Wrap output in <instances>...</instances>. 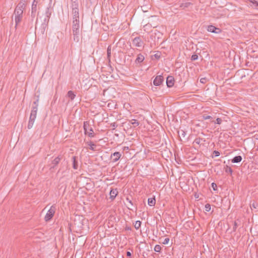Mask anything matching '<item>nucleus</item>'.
<instances>
[{
	"instance_id": "nucleus-51",
	"label": "nucleus",
	"mask_w": 258,
	"mask_h": 258,
	"mask_svg": "<svg viewBox=\"0 0 258 258\" xmlns=\"http://www.w3.org/2000/svg\"><path fill=\"white\" fill-rule=\"evenodd\" d=\"M126 201H128L132 205H133V203H132L131 200H130L128 198H126Z\"/></svg>"
},
{
	"instance_id": "nucleus-1",
	"label": "nucleus",
	"mask_w": 258,
	"mask_h": 258,
	"mask_svg": "<svg viewBox=\"0 0 258 258\" xmlns=\"http://www.w3.org/2000/svg\"><path fill=\"white\" fill-rule=\"evenodd\" d=\"M52 8L51 6L47 7L44 16L40 17V26L39 27V31L43 34L48 27V23L52 13Z\"/></svg>"
},
{
	"instance_id": "nucleus-24",
	"label": "nucleus",
	"mask_w": 258,
	"mask_h": 258,
	"mask_svg": "<svg viewBox=\"0 0 258 258\" xmlns=\"http://www.w3.org/2000/svg\"><path fill=\"white\" fill-rule=\"evenodd\" d=\"M88 146H90V149L92 151H96L95 147L96 146L92 142L89 141L87 143Z\"/></svg>"
},
{
	"instance_id": "nucleus-20",
	"label": "nucleus",
	"mask_w": 258,
	"mask_h": 258,
	"mask_svg": "<svg viewBox=\"0 0 258 258\" xmlns=\"http://www.w3.org/2000/svg\"><path fill=\"white\" fill-rule=\"evenodd\" d=\"M67 96L70 99L71 101L73 100L76 97V95L72 91H68L67 93Z\"/></svg>"
},
{
	"instance_id": "nucleus-18",
	"label": "nucleus",
	"mask_w": 258,
	"mask_h": 258,
	"mask_svg": "<svg viewBox=\"0 0 258 258\" xmlns=\"http://www.w3.org/2000/svg\"><path fill=\"white\" fill-rule=\"evenodd\" d=\"M23 17H15V28L17 29L19 23L22 21Z\"/></svg>"
},
{
	"instance_id": "nucleus-37",
	"label": "nucleus",
	"mask_w": 258,
	"mask_h": 258,
	"mask_svg": "<svg viewBox=\"0 0 258 258\" xmlns=\"http://www.w3.org/2000/svg\"><path fill=\"white\" fill-rule=\"evenodd\" d=\"M212 122H214L215 123L220 124L222 122V119L220 118H217L215 121H212Z\"/></svg>"
},
{
	"instance_id": "nucleus-56",
	"label": "nucleus",
	"mask_w": 258,
	"mask_h": 258,
	"mask_svg": "<svg viewBox=\"0 0 258 258\" xmlns=\"http://www.w3.org/2000/svg\"><path fill=\"white\" fill-rule=\"evenodd\" d=\"M195 197H196V198H198V197H197V195H196V196H195Z\"/></svg>"
},
{
	"instance_id": "nucleus-13",
	"label": "nucleus",
	"mask_w": 258,
	"mask_h": 258,
	"mask_svg": "<svg viewBox=\"0 0 258 258\" xmlns=\"http://www.w3.org/2000/svg\"><path fill=\"white\" fill-rule=\"evenodd\" d=\"M118 194V191L116 188H111L110 191V199L112 200L115 199Z\"/></svg>"
},
{
	"instance_id": "nucleus-3",
	"label": "nucleus",
	"mask_w": 258,
	"mask_h": 258,
	"mask_svg": "<svg viewBox=\"0 0 258 258\" xmlns=\"http://www.w3.org/2000/svg\"><path fill=\"white\" fill-rule=\"evenodd\" d=\"M25 9V6L22 3H19L16 6L14 14L15 17H23V11Z\"/></svg>"
},
{
	"instance_id": "nucleus-11",
	"label": "nucleus",
	"mask_w": 258,
	"mask_h": 258,
	"mask_svg": "<svg viewBox=\"0 0 258 258\" xmlns=\"http://www.w3.org/2000/svg\"><path fill=\"white\" fill-rule=\"evenodd\" d=\"M37 109H38L37 108H36V107H32V110H31V113H30V118H32L33 119H35V118L36 117Z\"/></svg>"
},
{
	"instance_id": "nucleus-48",
	"label": "nucleus",
	"mask_w": 258,
	"mask_h": 258,
	"mask_svg": "<svg viewBox=\"0 0 258 258\" xmlns=\"http://www.w3.org/2000/svg\"><path fill=\"white\" fill-rule=\"evenodd\" d=\"M154 56L157 58V59H159L160 57V55L158 53H156L155 55H154Z\"/></svg>"
},
{
	"instance_id": "nucleus-46",
	"label": "nucleus",
	"mask_w": 258,
	"mask_h": 258,
	"mask_svg": "<svg viewBox=\"0 0 258 258\" xmlns=\"http://www.w3.org/2000/svg\"><path fill=\"white\" fill-rule=\"evenodd\" d=\"M252 208H254V209H256L257 208V204L256 203H253L252 205H251Z\"/></svg>"
},
{
	"instance_id": "nucleus-16",
	"label": "nucleus",
	"mask_w": 258,
	"mask_h": 258,
	"mask_svg": "<svg viewBox=\"0 0 258 258\" xmlns=\"http://www.w3.org/2000/svg\"><path fill=\"white\" fill-rule=\"evenodd\" d=\"M242 158L241 156H235L232 160L231 162L233 163H239L241 161Z\"/></svg>"
},
{
	"instance_id": "nucleus-44",
	"label": "nucleus",
	"mask_w": 258,
	"mask_h": 258,
	"mask_svg": "<svg viewBox=\"0 0 258 258\" xmlns=\"http://www.w3.org/2000/svg\"><path fill=\"white\" fill-rule=\"evenodd\" d=\"M169 241V238H166L164 240V241L163 242V243L164 244H167L168 243Z\"/></svg>"
},
{
	"instance_id": "nucleus-33",
	"label": "nucleus",
	"mask_w": 258,
	"mask_h": 258,
	"mask_svg": "<svg viewBox=\"0 0 258 258\" xmlns=\"http://www.w3.org/2000/svg\"><path fill=\"white\" fill-rule=\"evenodd\" d=\"M161 250V247L160 245L157 244L154 247V250L157 252H160Z\"/></svg>"
},
{
	"instance_id": "nucleus-5",
	"label": "nucleus",
	"mask_w": 258,
	"mask_h": 258,
	"mask_svg": "<svg viewBox=\"0 0 258 258\" xmlns=\"http://www.w3.org/2000/svg\"><path fill=\"white\" fill-rule=\"evenodd\" d=\"M207 30L208 32L215 34H220L222 32V30L220 28L216 27L213 25L208 26Z\"/></svg>"
},
{
	"instance_id": "nucleus-4",
	"label": "nucleus",
	"mask_w": 258,
	"mask_h": 258,
	"mask_svg": "<svg viewBox=\"0 0 258 258\" xmlns=\"http://www.w3.org/2000/svg\"><path fill=\"white\" fill-rule=\"evenodd\" d=\"M56 211V207L54 205L52 206L48 211L45 216V220L46 221H49L54 216Z\"/></svg>"
},
{
	"instance_id": "nucleus-47",
	"label": "nucleus",
	"mask_w": 258,
	"mask_h": 258,
	"mask_svg": "<svg viewBox=\"0 0 258 258\" xmlns=\"http://www.w3.org/2000/svg\"><path fill=\"white\" fill-rule=\"evenodd\" d=\"M125 230L126 231H131L132 230V228L131 227L126 226L125 227Z\"/></svg>"
},
{
	"instance_id": "nucleus-28",
	"label": "nucleus",
	"mask_w": 258,
	"mask_h": 258,
	"mask_svg": "<svg viewBox=\"0 0 258 258\" xmlns=\"http://www.w3.org/2000/svg\"><path fill=\"white\" fill-rule=\"evenodd\" d=\"M224 169H225V171L226 173H229L230 174H232V173L233 172V170L230 167H229L228 165H226V166L224 167Z\"/></svg>"
},
{
	"instance_id": "nucleus-36",
	"label": "nucleus",
	"mask_w": 258,
	"mask_h": 258,
	"mask_svg": "<svg viewBox=\"0 0 258 258\" xmlns=\"http://www.w3.org/2000/svg\"><path fill=\"white\" fill-rule=\"evenodd\" d=\"M220 152L218 151H216V150H215L213 152V155H212V158H214L215 157H218L220 155Z\"/></svg>"
},
{
	"instance_id": "nucleus-30",
	"label": "nucleus",
	"mask_w": 258,
	"mask_h": 258,
	"mask_svg": "<svg viewBox=\"0 0 258 258\" xmlns=\"http://www.w3.org/2000/svg\"><path fill=\"white\" fill-rule=\"evenodd\" d=\"M89 131L90 132H87V134L88 136L89 137H94V133L93 132V128L92 127H90V128L89 129Z\"/></svg>"
},
{
	"instance_id": "nucleus-42",
	"label": "nucleus",
	"mask_w": 258,
	"mask_h": 258,
	"mask_svg": "<svg viewBox=\"0 0 258 258\" xmlns=\"http://www.w3.org/2000/svg\"><path fill=\"white\" fill-rule=\"evenodd\" d=\"M211 186L213 188V190H216L217 189V184L214 183V182H213L212 184H211Z\"/></svg>"
},
{
	"instance_id": "nucleus-40",
	"label": "nucleus",
	"mask_w": 258,
	"mask_h": 258,
	"mask_svg": "<svg viewBox=\"0 0 258 258\" xmlns=\"http://www.w3.org/2000/svg\"><path fill=\"white\" fill-rule=\"evenodd\" d=\"M203 117V118L205 120H207V119H211L212 118V116H210V115H203L202 116Z\"/></svg>"
},
{
	"instance_id": "nucleus-34",
	"label": "nucleus",
	"mask_w": 258,
	"mask_h": 258,
	"mask_svg": "<svg viewBox=\"0 0 258 258\" xmlns=\"http://www.w3.org/2000/svg\"><path fill=\"white\" fill-rule=\"evenodd\" d=\"M202 140L203 139L200 138H197L194 140V143L197 144L198 145H200Z\"/></svg>"
},
{
	"instance_id": "nucleus-9",
	"label": "nucleus",
	"mask_w": 258,
	"mask_h": 258,
	"mask_svg": "<svg viewBox=\"0 0 258 258\" xmlns=\"http://www.w3.org/2000/svg\"><path fill=\"white\" fill-rule=\"evenodd\" d=\"M174 78L171 76H168L166 78V84L168 87H172L174 85Z\"/></svg>"
},
{
	"instance_id": "nucleus-49",
	"label": "nucleus",
	"mask_w": 258,
	"mask_h": 258,
	"mask_svg": "<svg viewBox=\"0 0 258 258\" xmlns=\"http://www.w3.org/2000/svg\"><path fill=\"white\" fill-rule=\"evenodd\" d=\"M126 256L128 257H131L132 256V253L130 251H127Z\"/></svg>"
},
{
	"instance_id": "nucleus-39",
	"label": "nucleus",
	"mask_w": 258,
	"mask_h": 258,
	"mask_svg": "<svg viewBox=\"0 0 258 258\" xmlns=\"http://www.w3.org/2000/svg\"><path fill=\"white\" fill-rule=\"evenodd\" d=\"M198 56L197 54H193L191 57V60L194 61L198 59Z\"/></svg>"
},
{
	"instance_id": "nucleus-8",
	"label": "nucleus",
	"mask_w": 258,
	"mask_h": 258,
	"mask_svg": "<svg viewBox=\"0 0 258 258\" xmlns=\"http://www.w3.org/2000/svg\"><path fill=\"white\" fill-rule=\"evenodd\" d=\"M121 156V153L119 152H115L111 155L110 158L113 162H117Z\"/></svg>"
},
{
	"instance_id": "nucleus-55",
	"label": "nucleus",
	"mask_w": 258,
	"mask_h": 258,
	"mask_svg": "<svg viewBox=\"0 0 258 258\" xmlns=\"http://www.w3.org/2000/svg\"><path fill=\"white\" fill-rule=\"evenodd\" d=\"M195 197H196V198H198V197H197V195H196V196H195Z\"/></svg>"
},
{
	"instance_id": "nucleus-2",
	"label": "nucleus",
	"mask_w": 258,
	"mask_h": 258,
	"mask_svg": "<svg viewBox=\"0 0 258 258\" xmlns=\"http://www.w3.org/2000/svg\"><path fill=\"white\" fill-rule=\"evenodd\" d=\"M72 24L73 40L76 42H79L80 35V21L75 20L73 21Z\"/></svg>"
},
{
	"instance_id": "nucleus-31",
	"label": "nucleus",
	"mask_w": 258,
	"mask_h": 258,
	"mask_svg": "<svg viewBox=\"0 0 258 258\" xmlns=\"http://www.w3.org/2000/svg\"><path fill=\"white\" fill-rule=\"evenodd\" d=\"M130 122L134 125V126H138L139 125V122L136 119H132L131 120V121H130Z\"/></svg>"
},
{
	"instance_id": "nucleus-29",
	"label": "nucleus",
	"mask_w": 258,
	"mask_h": 258,
	"mask_svg": "<svg viewBox=\"0 0 258 258\" xmlns=\"http://www.w3.org/2000/svg\"><path fill=\"white\" fill-rule=\"evenodd\" d=\"M79 4L78 3H72V10H79Z\"/></svg>"
},
{
	"instance_id": "nucleus-32",
	"label": "nucleus",
	"mask_w": 258,
	"mask_h": 258,
	"mask_svg": "<svg viewBox=\"0 0 258 258\" xmlns=\"http://www.w3.org/2000/svg\"><path fill=\"white\" fill-rule=\"evenodd\" d=\"M141 222L140 221H137L135 222V224L134 225V227L136 229H139V228L141 227Z\"/></svg>"
},
{
	"instance_id": "nucleus-35",
	"label": "nucleus",
	"mask_w": 258,
	"mask_h": 258,
	"mask_svg": "<svg viewBox=\"0 0 258 258\" xmlns=\"http://www.w3.org/2000/svg\"><path fill=\"white\" fill-rule=\"evenodd\" d=\"M38 102H39V98L38 97L37 99L35 101L33 102L32 107H36V108H37L38 109Z\"/></svg>"
},
{
	"instance_id": "nucleus-53",
	"label": "nucleus",
	"mask_w": 258,
	"mask_h": 258,
	"mask_svg": "<svg viewBox=\"0 0 258 258\" xmlns=\"http://www.w3.org/2000/svg\"><path fill=\"white\" fill-rule=\"evenodd\" d=\"M71 2H72V3H77L78 2V0H71Z\"/></svg>"
},
{
	"instance_id": "nucleus-45",
	"label": "nucleus",
	"mask_w": 258,
	"mask_h": 258,
	"mask_svg": "<svg viewBox=\"0 0 258 258\" xmlns=\"http://www.w3.org/2000/svg\"><path fill=\"white\" fill-rule=\"evenodd\" d=\"M36 12H32V11H31V17L32 18V21H33V19L34 18H35V16H36Z\"/></svg>"
},
{
	"instance_id": "nucleus-41",
	"label": "nucleus",
	"mask_w": 258,
	"mask_h": 258,
	"mask_svg": "<svg viewBox=\"0 0 258 258\" xmlns=\"http://www.w3.org/2000/svg\"><path fill=\"white\" fill-rule=\"evenodd\" d=\"M207 81L206 78H202L200 79V82L203 84H205Z\"/></svg>"
},
{
	"instance_id": "nucleus-27",
	"label": "nucleus",
	"mask_w": 258,
	"mask_h": 258,
	"mask_svg": "<svg viewBox=\"0 0 258 258\" xmlns=\"http://www.w3.org/2000/svg\"><path fill=\"white\" fill-rule=\"evenodd\" d=\"M191 5V4L190 3H189V2H186V3H184L181 4L180 5V7L182 8V9H184L185 8L188 7Z\"/></svg>"
},
{
	"instance_id": "nucleus-38",
	"label": "nucleus",
	"mask_w": 258,
	"mask_h": 258,
	"mask_svg": "<svg viewBox=\"0 0 258 258\" xmlns=\"http://www.w3.org/2000/svg\"><path fill=\"white\" fill-rule=\"evenodd\" d=\"M205 209L207 212H209L211 210V205L209 204H206Z\"/></svg>"
},
{
	"instance_id": "nucleus-54",
	"label": "nucleus",
	"mask_w": 258,
	"mask_h": 258,
	"mask_svg": "<svg viewBox=\"0 0 258 258\" xmlns=\"http://www.w3.org/2000/svg\"><path fill=\"white\" fill-rule=\"evenodd\" d=\"M38 23L39 22H38V20H37L36 23V25H38Z\"/></svg>"
},
{
	"instance_id": "nucleus-19",
	"label": "nucleus",
	"mask_w": 258,
	"mask_h": 258,
	"mask_svg": "<svg viewBox=\"0 0 258 258\" xmlns=\"http://www.w3.org/2000/svg\"><path fill=\"white\" fill-rule=\"evenodd\" d=\"M73 160V167L74 169H77L78 168V161L77 160V157L76 156H73L72 157Z\"/></svg>"
},
{
	"instance_id": "nucleus-21",
	"label": "nucleus",
	"mask_w": 258,
	"mask_h": 258,
	"mask_svg": "<svg viewBox=\"0 0 258 258\" xmlns=\"http://www.w3.org/2000/svg\"><path fill=\"white\" fill-rule=\"evenodd\" d=\"M37 2L36 0H34L33 4L32 5L31 11L32 12H36L37 11Z\"/></svg>"
},
{
	"instance_id": "nucleus-25",
	"label": "nucleus",
	"mask_w": 258,
	"mask_h": 258,
	"mask_svg": "<svg viewBox=\"0 0 258 258\" xmlns=\"http://www.w3.org/2000/svg\"><path fill=\"white\" fill-rule=\"evenodd\" d=\"M179 137L181 140V138H184L185 137L186 133L184 131L181 130L178 132Z\"/></svg>"
},
{
	"instance_id": "nucleus-12",
	"label": "nucleus",
	"mask_w": 258,
	"mask_h": 258,
	"mask_svg": "<svg viewBox=\"0 0 258 258\" xmlns=\"http://www.w3.org/2000/svg\"><path fill=\"white\" fill-rule=\"evenodd\" d=\"M248 4L249 7L253 8H257L258 7V2L255 0H248Z\"/></svg>"
},
{
	"instance_id": "nucleus-26",
	"label": "nucleus",
	"mask_w": 258,
	"mask_h": 258,
	"mask_svg": "<svg viewBox=\"0 0 258 258\" xmlns=\"http://www.w3.org/2000/svg\"><path fill=\"white\" fill-rule=\"evenodd\" d=\"M111 54V46H109L108 47L107 50V58L109 61L110 60Z\"/></svg>"
},
{
	"instance_id": "nucleus-7",
	"label": "nucleus",
	"mask_w": 258,
	"mask_h": 258,
	"mask_svg": "<svg viewBox=\"0 0 258 258\" xmlns=\"http://www.w3.org/2000/svg\"><path fill=\"white\" fill-rule=\"evenodd\" d=\"M164 81V78L161 75L157 76L153 81V84L155 86H160Z\"/></svg>"
},
{
	"instance_id": "nucleus-43",
	"label": "nucleus",
	"mask_w": 258,
	"mask_h": 258,
	"mask_svg": "<svg viewBox=\"0 0 258 258\" xmlns=\"http://www.w3.org/2000/svg\"><path fill=\"white\" fill-rule=\"evenodd\" d=\"M237 227V224L236 221L234 222V226L233 228V231H235Z\"/></svg>"
},
{
	"instance_id": "nucleus-22",
	"label": "nucleus",
	"mask_w": 258,
	"mask_h": 258,
	"mask_svg": "<svg viewBox=\"0 0 258 258\" xmlns=\"http://www.w3.org/2000/svg\"><path fill=\"white\" fill-rule=\"evenodd\" d=\"M148 204L150 206H153L156 203V200L155 198H149L148 199Z\"/></svg>"
},
{
	"instance_id": "nucleus-10",
	"label": "nucleus",
	"mask_w": 258,
	"mask_h": 258,
	"mask_svg": "<svg viewBox=\"0 0 258 258\" xmlns=\"http://www.w3.org/2000/svg\"><path fill=\"white\" fill-rule=\"evenodd\" d=\"M72 14L73 21H74L75 20L76 21H80L79 10H72Z\"/></svg>"
},
{
	"instance_id": "nucleus-23",
	"label": "nucleus",
	"mask_w": 258,
	"mask_h": 258,
	"mask_svg": "<svg viewBox=\"0 0 258 258\" xmlns=\"http://www.w3.org/2000/svg\"><path fill=\"white\" fill-rule=\"evenodd\" d=\"M34 121H35L34 119L29 117V122H28V126H27V127L28 129H31L32 127L34 122Z\"/></svg>"
},
{
	"instance_id": "nucleus-50",
	"label": "nucleus",
	"mask_w": 258,
	"mask_h": 258,
	"mask_svg": "<svg viewBox=\"0 0 258 258\" xmlns=\"http://www.w3.org/2000/svg\"><path fill=\"white\" fill-rule=\"evenodd\" d=\"M27 0H21L20 3H22L23 4H24V6H26L25 3L27 2Z\"/></svg>"
},
{
	"instance_id": "nucleus-17",
	"label": "nucleus",
	"mask_w": 258,
	"mask_h": 258,
	"mask_svg": "<svg viewBox=\"0 0 258 258\" xmlns=\"http://www.w3.org/2000/svg\"><path fill=\"white\" fill-rule=\"evenodd\" d=\"M60 160V158L59 156L56 157L54 160L52 161V164H53L52 166L50 167V169L54 168L56 165H57Z\"/></svg>"
},
{
	"instance_id": "nucleus-14",
	"label": "nucleus",
	"mask_w": 258,
	"mask_h": 258,
	"mask_svg": "<svg viewBox=\"0 0 258 258\" xmlns=\"http://www.w3.org/2000/svg\"><path fill=\"white\" fill-rule=\"evenodd\" d=\"M90 127L89 121H86L84 122L83 128L86 135L87 134L88 131L89 130Z\"/></svg>"
},
{
	"instance_id": "nucleus-15",
	"label": "nucleus",
	"mask_w": 258,
	"mask_h": 258,
	"mask_svg": "<svg viewBox=\"0 0 258 258\" xmlns=\"http://www.w3.org/2000/svg\"><path fill=\"white\" fill-rule=\"evenodd\" d=\"M144 59H145L144 56L142 54H139L138 55V56L135 60V63H140L143 62V60H144Z\"/></svg>"
},
{
	"instance_id": "nucleus-52",
	"label": "nucleus",
	"mask_w": 258,
	"mask_h": 258,
	"mask_svg": "<svg viewBox=\"0 0 258 258\" xmlns=\"http://www.w3.org/2000/svg\"><path fill=\"white\" fill-rule=\"evenodd\" d=\"M111 125H112L113 127H116V126H117V125H116V123H115V122H114V123H113L112 124H111Z\"/></svg>"
},
{
	"instance_id": "nucleus-6",
	"label": "nucleus",
	"mask_w": 258,
	"mask_h": 258,
	"mask_svg": "<svg viewBox=\"0 0 258 258\" xmlns=\"http://www.w3.org/2000/svg\"><path fill=\"white\" fill-rule=\"evenodd\" d=\"M133 44L136 47H142L143 41L140 37H136L133 40Z\"/></svg>"
}]
</instances>
